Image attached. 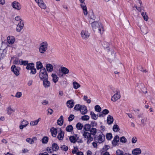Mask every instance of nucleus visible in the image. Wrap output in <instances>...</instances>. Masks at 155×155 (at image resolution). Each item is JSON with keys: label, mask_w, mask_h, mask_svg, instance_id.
<instances>
[{"label": "nucleus", "mask_w": 155, "mask_h": 155, "mask_svg": "<svg viewBox=\"0 0 155 155\" xmlns=\"http://www.w3.org/2000/svg\"><path fill=\"white\" fill-rule=\"evenodd\" d=\"M48 138L47 137H44L42 139V142L43 143H47L48 141Z\"/></svg>", "instance_id": "49530a36"}, {"label": "nucleus", "mask_w": 155, "mask_h": 155, "mask_svg": "<svg viewBox=\"0 0 155 155\" xmlns=\"http://www.w3.org/2000/svg\"><path fill=\"white\" fill-rule=\"evenodd\" d=\"M39 77L41 80L45 79H48V76L47 72L45 68L41 69L39 74Z\"/></svg>", "instance_id": "f03ea898"}, {"label": "nucleus", "mask_w": 155, "mask_h": 155, "mask_svg": "<svg viewBox=\"0 0 155 155\" xmlns=\"http://www.w3.org/2000/svg\"><path fill=\"white\" fill-rule=\"evenodd\" d=\"M67 107L69 108H72L74 105V101L72 100H70L68 101L67 102Z\"/></svg>", "instance_id": "a211bd4d"}, {"label": "nucleus", "mask_w": 155, "mask_h": 155, "mask_svg": "<svg viewBox=\"0 0 155 155\" xmlns=\"http://www.w3.org/2000/svg\"><path fill=\"white\" fill-rule=\"evenodd\" d=\"M18 67H16L15 65H12L11 68V69L12 71H13L14 74L16 76H18L19 74V72L18 70Z\"/></svg>", "instance_id": "f8f14e48"}, {"label": "nucleus", "mask_w": 155, "mask_h": 155, "mask_svg": "<svg viewBox=\"0 0 155 155\" xmlns=\"http://www.w3.org/2000/svg\"><path fill=\"white\" fill-rule=\"evenodd\" d=\"M114 92L115 93V94L112 96L111 100L114 102H115L120 98V91L118 90L114 91Z\"/></svg>", "instance_id": "0eeeda50"}, {"label": "nucleus", "mask_w": 155, "mask_h": 155, "mask_svg": "<svg viewBox=\"0 0 155 155\" xmlns=\"http://www.w3.org/2000/svg\"><path fill=\"white\" fill-rule=\"evenodd\" d=\"M76 127L77 129L81 130L83 127V124L80 123H78L76 125Z\"/></svg>", "instance_id": "4c0bfd02"}, {"label": "nucleus", "mask_w": 155, "mask_h": 155, "mask_svg": "<svg viewBox=\"0 0 155 155\" xmlns=\"http://www.w3.org/2000/svg\"><path fill=\"white\" fill-rule=\"evenodd\" d=\"M15 111V110L12 109L10 107H8L7 108V113L8 115H11L13 112Z\"/></svg>", "instance_id": "f704fd0d"}, {"label": "nucleus", "mask_w": 155, "mask_h": 155, "mask_svg": "<svg viewBox=\"0 0 155 155\" xmlns=\"http://www.w3.org/2000/svg\"><path fill=\"white\" fill-rule=\"evenodd\" d=\"M60 132L58 134L57 138L60 140H62L64 137V133L62 131L61 129H60Z\"/></svg>", "instance_id": "dca6fc26"}, {"label": "nucleus", "mask_w": 155, "mask_h": 155, "mask_svg": "<svg viewBox=\"0 0 155 155\" xmlns=\"http://www.w3.org/2000/svg\"><path fill=\"white\" fill-rule=\"evenodd\" d=\"M138 69L140 71H143L144 72H147L146 70H143V68L141 66H139L138 67Z\"/></svg>", "instance_id": "13d9d810"}, {"label": "nucleus", "mask_w": 155, "mask_h": 155, "mask_svg": "<svg viewBox=\"0 0 155 155\" xmlns=\"http://www.w3.org/2000/svg\"><path fill=\"white\" fill-rule=\"evenodd\" d=\"M140 29L141 31L144 34H147L148 32V28L146 26H144Z\"/></svg>", "instance_id": "c85d7f7f"}, {"label": "nucleus", "mask_w": 155, "mask_h": 155, "mask_svg": "<svg viewBox=\"0 0 155 155\" xmlns=\"http://www.w3.org/2000/svg\"><path fill=\"white\" fill-rule=\"evenodd\" d=\"M116 155H125L124 154V152L119 149L117 150L116 151Z\"/></svg>", "instance_id": "09e8293b"}, {"label": "nucleus", "mask_w": 155, "mask_h": 155, "mask_svg": "<svg viewBox=\"0 0 155 155\" xmlns=\"http://www.w3.org/2000/svg\"><path fill=\"white\" fill-rule=\"evenodd\" d=\"M95 141L99 143L104 142L105 140V135L102 133L98 136H96L94 138Z\"/></svg>", "instance_id": "20e7f679"}, {"label": "nucleus", "mask_w": 155, "mask_h": 155, "mask_svg": "<svg viewBox=\"0 0 155 155\" xmlns=\"http://www.w3.org/2000/svg\"><path fill=\"white\" fill-rule=\"evenodd\" d=\"M81 36L84 39H86L89 36V34L87 31L83 30L81 32Z\"/></svg>", "instance_id": "ddd939ff"}, {"label": "nucleus", "mask_w": 155, "mask_h": 155, "mask_svg": "<svg viewBox=\"0 0 155 155\" xmlns=\"http://www.w3.org/2000/svg\"><path fill=\"white\" fill-rule=\"evenodd\" d=\"M81 3V6L83 10L84 14V15H87V11L86 5L84 2Z\"/></svg>", "instance_id": "4468645a"}, {"label": "nucleus", "mask_w": 155, "mask_h": 155, "mask_svg": "<svg viewBox=\"0 0 155 155\" xmlns=\"http://www.w3.org/2000/svg\"><path fill=\"white\" fill-rule=\"evenodd\" d=\"M51 148L54 151H56L58 149L59 147L57 143H54L52 144Z\"/></svg>", "instance_id": "cd10ccee"}, {"label": "nucleus", "mask_w": 155, "mask_h": 155, "mask_svg": "<svg viewBox=\"0 0 155 155\" xmlns=\"http://www.w3.org/2000/svg\"><path fill=\"white\" fill-rule=\"evenodd\" d=\"M42 104L43 105L48 104V101L46 100H44L42 102Z\"/></svg>", "instance_id": "338daca9"}, {"label": "nucleus", "mask_w": 155, "mask_h": 155, "mask_svg": "<svg viewBox=\"0 0 155 155\" xmlns=\"http://www.w3.org/2000/svg\"><path fill=\"white\" fill-rule=\"evenodd\" d=\"M15 19L17 21H20L21 20H22L21 19V17L19 16H17L15 18Z\"/></svg>", "instance_id": "69168bd1"}, {"label": "nucleus", "mask_w": 155, "mask_h": 155, "mask_svg": "<svg viewBox=\"0 0 155 155\" xmlns=\"http://www.w3.org/2000/svg\"><path fill=\"white\" fill-rule=\"evenodd\" d=\"M8 42L10 44H13L15 41V38L12 36H8L7 38Z\"/></svg>", "instance_id": "f3484780"}, {"label": "nucleus", "mask_w": 155, "mask_h": 155, "mask_svg": "<svg viewBox=\"0 0 155 155\" xmlns=\"http://www.w3.org/2000/svg\"><path fill=\"white\" fill-rule=\"evenodd\" d=\"M69 140L71 142L75 143L76 141V138L74 136H71L70 137Z\"/></svg>", "instance_id": "a18cd8bd"}, {"label": "nucleus", "mask_w": 155, "mask_h": 155, "mask_svg": "<svg viewBox=\"0 0 155 155\" xmlns=\"http://www.w3.org/2000/svg\"><path fill=\"white\" fill-rule=\"evenodd\" d=\"M119 137L118 135H117L115 136L112 141V143L113 146L115 147L119 145Z\"/></svg>", "instance_id": "1a4fd4ad"}, {"label": "nucleus", "mask_w": 155, "mask_h": 155, "mask_svg": "<svg viewBox=\"0 0 155 155\" xmlns=\"http://www.w3.org/2000/svg\"><path fill=\"white\" fill-rule=\"evenodd\" d=\"M11 5L12 7L17 10H20L21 8V5L20 3L16 1H14L13 2Z\"/></svg>", "instance_id": "6e6552de"}, {"label": "nucleus", "mask_w": 155, "mask_h": 155, "mask_svg": "<svg viewBox=\"0 0 155 155\" xmlns=\"http://www.w3.org/2000/svg\"><path fill=\"white\" fill-rule=\"evenodd\" d=\"M87 112V109L86 107L84 105L82 106L81 109L80 110V112L82 114H85Z\"/></svg>", "instance_id": "aec40b11"}, {"label": "nucleus", "mask_w": 155, "mask_h": 155, "mask_svg": "<svg viewBox=\"0 0 155 155\" xmlns=\"http://www.w3.org/2000/svg\"><path fill=\"white\" fill-rule=\"evenodd\" d=\"M106 137V139L108 140H110L113 137L112 134L111 133H107Z\"/></svg>", "instance_id": "ea45409f"}, {"label": "nucleus", "mask_w": 155, "mask_h": 155, "mask_svg": "<svg viewBox=\"0 0 155 155\" xmlns=\"http://www.w3.org/2000/svg\"><path fill=\"white\" fill-rule=\"evenodd\" d=\"M120 141L123 143H125L127 142V140L126 138L124 136H123L119 138Z\"/></svg>", "instance_id": "79ce46f5"}, {"label": "nucleus", "mask_w": 155, "mask_h": 155, "mask_svg": "<svg viewBox=\"0 0 155 155\" xmlns=\"http://www.w3.org/2000/svg\"><path fill=\"white\" fill-rule=\"evenodd\" d=\"M51 76L52 78L53 81L56 83L58 81V78L55 74H51Z\"/></svg>", "instance_id": "b1692460"}, {"label": "nucleus", "mask_w": 155, "mask_h": 155, "mask_svg": "<svg viewBox=\"0 0 155 155\" xmlns=\"http://www.w3.org/2000/svg\"><path fill=\"white\" fill-rule=\"evenodd\" d=\"M37 65V69L38 70L42 69V68H43L42 67V63L40 61H38L37 62L36 64Z\"/></svg>", "instance_id": "473e14b6"}, {"label": "nucleus", "mask_w": 155, "mask_h": 155, "mask_svg": "<svg viewBox=\"0 0 155 155\" xmlns=\"http://www.w3.org/2000/svg\"><path fill=\"white\" fill-rule=\"evenodd\" d=\"M22 94L21 92H18L16 93L15 97H16L20 98L22 96Z\"/></svg>", "instance_id": "603ef678"}, {"label": "nucleus", "mask_w": 155, "mask_h": 155, "mask_svg": "<svg viewBox=\"0 0 155 155\" xmlns=\"http://www.w3.org/2000/svg\"><path fill=\"white\" fill-rule=\"evenodd\" d=\"M20 59L18 60V59H16L14 61L13 63L15 64L19 65L20 64Z\"/></svg>", "instance_id": "864d4df0"}, {"label": "nucleus", "mask_w": 155, "mask_h": 155, "mask_svg": "<svg viewBox=\"0 0 155 155\" xmlns=\"http://www.w3.org/2000/svg\"><path fill=\"white\" fill-rule=\"evenodd\" d=\"M43 85L45 88H48L50 85V82L48 81V79H45L43 80Z\"/></svg>", "instance_id": "2eb2a0df"}, {"label": "nucleus", "mask_w": 155, "mask_h": 155, "mask_svg": "<svg viewBox=\"0 0 155 155\" xmlns=\"http://www.w3.org/2000/svg\"><path fill=\"white\" fill-rule=\"evenodd\" d=\"M60 71L61 73H58V75L60 77H62L64 74L66 75L68 74L69 72V70L64 67H61L60 69Z\"/></svg>", "instance_id": "423d86ee"}, {"label": "nucleus", "mask_w": 155, "mask_h": 155, "mask_svg": "<svg viewBox=\"0 0 155 155\" xmlns=\"http://www.w3.org/2000/svg\"><path fill=\"white\" fill-rule=\"evenodd\" d=\"M92 29L94 31L98 30V32L101 34V30L104 31L103 26L101 23L94 22L91 23Z\"/></svg>", "instance_id": "f257e3e1"}, {"label": "nucleus", "mask_w": 155, "mask_h": 155, "mask_svg": "<svg viewBox=\"0 0 155 155\" xmlns=\"http://www.w3.org/2000/svg\"><path fill=\"white\" fill-rule=\"evenodd\" d=\"M64 122L63 117L61 115L57 120V123L58 125L61 126L63 124Z\"/></svg>", "instance_id": "5701e85b"}, {"label": "nucleus", "mask_w": 155, "mask_h": 155, "mask_svg": "<svg viewBox=\"0 0 155 155\" xmlns=\"http://www.w3.org/2000/svg\"><path fill=\"white\" fill-rule=\"evenodd\" d=\"M109 112V111L108 110L105 109L102 111V113L103 114L106 115L108 114Z\"/></svg>", "instance_id": "bf43d9fd"}, {"label": "nucleus", "mask_w": 155, "mask_h": 155, "mask_svg": "<svg viewBox=\"0 0 155 155\" xmlns=\"http://www.w3.org/2000/svg\"><path fill=\"white\" fill-rule=\"evenodd\" d=\"M147 120V117H144L141 120V123L143 126H144L146 124Z\"/></svg>", "instance_id": "a19ab883"}, {"label": "nucleus", "mask_w": 155, "mask_h": 155, "mask_svg": "<svg viewBox=\"0 0 155 155\" xmlns=\"http://www.w3.org/2000/svg\"><path fill=\"white\" fill-rule=\"evenodd\" d=\"M91 125L89 124H87L84 126V129L86 131H89L91 129Z\"/></svg>", "instance_id": "72a5a7b5"}, {"label": "nucleus", "mask_w": 155, "mask_h": 155, "mask_svg": "<svg viewBox=\"0 0 155 155\" xmlns=\"http://www.w3.org/2000/svg\"><path fill=\"white\" fill-rule=\"evenodd\" d=\"M51 135L53 137H55L57 134V129L54 127H52L50 130Z\"/></svg>", "instance_id": "4be33fe9"}, {"label": "nucleus", "mask_w": 155, "mask_h": 155, "mask_svg": "<svg viewBox=\"0 0 155 155\" xmlns=\"http://www.w3.org/2000/svg\"><path fill=\"white\" fill-rule=\"evenodd\" d=\"M95 110L98 112H100L101 111V107L98 105H96L94 107Z\"/></svg>", "instance_id": "de8ad7c7"}, {"label": "nucleus", "mask_w": 155, "mask_h": 155, "mask_svg": "<svg viewBox=\"0 0 155 155\" xmlns=\"http://www.w3.org/2000/svg\"><path fill=\"white\" fill-rule=\"evenodd\" d=\"M35 1L41 8L43 9H45L46 8V6L42 0H35Z\"/></svg>", "instance_id": "9b49d317"}, {"label": "nucleus", "mask_w": 155, "mask_h": 155, "mask_svg": "<svg viewBox=\"0 0 155 155\" xmlns=\"http://www.w3.org/2000/svg\"><path fill=\"white\" fill-rule=\"evenodd\" d=\"M28 124V122L26 120H24L21 123V124H24L27 126Z\"/></svg>", "instance_id": "e2e57ef3"}, {"label": "nucleus", "mask_w": 155, "mask_h": 155, "mask_svg": "<svg viewBox=\"0 0 155 155\" xmlns=\"http://www.w3.org/2000/svg\"><path fill=\"white\" fill-rule=\"evenodd\" d=\"M73 127L71 125H69L67 127L66 130L67 131L71 132L73 130Z\"/></svg>", "instance_id": "e433bc0d"}, {"label": "nucleus", "mask_w": 155, "mask_h": 155, "mask_svg": "<svg viewBox=\"0 0 155 155\" xmlns=\"http://www.w3.org/2000/svg\"><path fill=\"white\" fill-rule=\"evenodd\" d=\"M26 141L27 142L31 144H32L34 143L33 140L31 138H28L26 139Z\"/></svg>", "instance_id": "5fc2aeb1"}, {"label": "nucleus", "mask_w": 155, "mask_h": 155, "mask_svg": "<svg viewBox=\"0 0 155 155\" xmlns=\"http://www.w3.org/2000/svg\"><path fill=\"white\" fill-rule=\"evenodd\" d=\"M48 44L47 42L44 41L40 44L39 47V52L42 54L44 53L48 48Z\"/></svg>", "instance_id": "7ed1b4c3"}, {"label": "nucleus", "mask_w": 155, "mask_h": 155, "mask_svg": "<svg viewBox=\"0 0 155 155\" xmlns=\"http://www.w3.org/2000/svg\"><path fill=\"white\" fill-rule=\"evenodd\" d=\"M82 106L80 104H78L75 105L74 109L75 110L77 111L80 110L81 109Z\"/></svg>", "instance_id": "37998d69"}, {"label": "nucleus", "mask_w": 155, "mask_h": 155, "mask_svg": "<svg viewBox=\"0 0 155 155\" xmlns=\"http://www.w3.org/2000/svg\"><path fill=\"white\" fill-rule=\"evenodd\" d=\"M141 15L145 21H147L148 20V17L147 15L146 12H142L141 13Z\"/></svg>", "instance_id": "58836bf2"}, {"label": "nucleus", "mask_w": 155, "mask_h": 155, "mask_svg": "<svg viewBox=\"0 0 155 155\" xmlns=\"http://www.w3.org/2000/svg\"><path fill=\"white\" fill-rule=\"evenodd\" d=\"M137 140V138L136 137H133L132 139V142L133 143H136Z\"/></svg>", "instance_id": "052dcab7"}, {"label": "nucleus", "mask_w": 155, "mask_h": 155, "mask_svg": "<svg viewBox=\"0 0 155 155\" xmlns=\"http://www.w3.org/2000/svg\"><path fill=\"white\" fill-rule=\"evenodd\" d=\"M74 116L73 114H71L68 118V120L69 121H72L74 118Z\"/></svg>", "instance_id": "3c124183"}, {"label": "nucleus", "mask_w": 155, "mask_h": 155, "mask_svg": "<svg viewBox=\"0 0 155 155\" xmlns=\"http://www.w3.org/2000/svg\"><path fill=\"white\" fill-rule=\"evenodd\" d=\"M40 119V118H39L37 120L31 121L30 123V125L31 126H35L37 125Z\"/></svg>", "instance_id": "7c9ffc66"}, {"label": "nucleus", "mask_w": 155, "mask_h": 155, "mask_svg": "<svg viewBox=\"0 0 155 155\" xmlns=\"http://www.w3.org/2000/svg\"><path fill=\"white\" fill-rule=\"evenodd\" d=\"M31 70V73L33 74H35L36 72V69L34 67L30 69Z\"/></svg>", "instance_id": "680f3d73"}, {"label": "nucleus", "mask_w": 155, "mask_h": 155, "mask_svg": "<svg viewBox=\"0 0 155 155\" xmlns=\"http://www.w3.org/2000/svg\"><path fill=\"white\" fill-rule=\"evenodd\" d=\"M61 148L62 150H63L65 151H67L68 149V147L65 145H63L62 147H61Z\"/></svg>", "instance_id": "4d7b16f0"}, {"label": "nucleus", "mask_w": 155, "mask_h": 155, "mask_svg": "<svg viewBox=\"0 0 155 155\" xmlns=\"http://www.w3.org/2000/svg\"><path fill=\"white\" fill-rule=\"evenodd\" d=\"M89 131L90 132L89 133L91 134V135L94 136L96 135L97 131V129L94 128L91 129Z\"/></svg>", "instance_id": "bb28decb"}, {"label": "nucleus", "mask_w": 155, "mask_h": 155, "mask_svg": "<svg viewBox=\"0 0 155 155\" xmlns=\"http://www.w3.org/2000/svg\"><path fill=\"white\" fill-rule=\"evenodd\" d=\"M19 62H20V65H23L25 66L27 65V64L28 63V61H23L22 59H20V61H19Z\"/></svg>", "instance_id": "c03bdc74"}, {"label": "nucleus", "mask_w": 155, "mask_h": 155, "mask_svg": "<svg viewBox=\"0 0 155 155\" xmlns=\"http://www.w3.org/2000/svg\"><path fill=\"white\" fill-rule=\"evenodd\" d=\"M24 26V21L21 20L17 26L16 30L18 32H20L23 29Z\"/></svg>", "instance_id": "9d476101"}, {"label": "nucleus", "mask_w": 155, "mask_h": 155, "mask_svg": "<svg viewBox=\"0 0 155 155\" xmlns=\"http://www.w3.org/2000/svg\"><path fill=\"white\" fill-rule=\"evenodd\" d=\"M46 68L47 70L48 71H52L53 70V67L52 65L50 64H48L46 65Z\"/></svg>", "instance_id": "393cba45"}, {"label": "nucleus", "mask_w": 155, "mask_h": 155, "mask_svg": "<svg viewBox=\"0 0 155 155\" xmlns=\"http://www.w3.org/2000/svg\"><path fill=\"white\" fill-rule=\"evenodd\" d=\"M39 155H49L46 152H45L44 153H40L39 154Z\"/></svg>", "instance_id": "774afa93"}, {"label": "nucleus", "mask_w": 155, "mask_h": 155, "mask_svg": "<svg viewBox=\"0 0 155 155\" xmlns=\"http://www.w3.org/2000/svg\"><path fill=\"white\" fill-rule=\"evenodd\" d=\"M47 111L48 113L50 114L51 115V114L53 113V110L49 108L48 109Z\"/></svg>", "instance_id": "0e129e2a"}, {"label": "nucleus", "mask_w": 155, "mask_h": 155, "mask_svg": "<svg viewBox=\"0 0 155 155\" xmlns=\"http://www.w3.org/2000/svg\"><path fill=\"white\" fill-rule=\"evenodd\" d=\"M89 116L85 115L81 117V119L83 120H87L89 119Z\"/></svg>", "instance_id": "8fccbe9b"}, {"label": "nucleus", "mask_w": 155, "mask_h": 155, "mask_svg": "<svg viewBox=\"0 0 155 155\" xmlns=\"http://www.w3.org/2000/svg\"><path fill=\"white\" fill-rule=\"evenodd\" d=\"M46 150L49 153H52L53 152V151H54V150H53L52 149H51V147H47Z\"/></svg>", "instance_id": "6e6d98bb"}, {"label": "nucleus", "mask_w": 155, "mask_h": 155, "mask_svg": "<svg viewBox=\"0 0 155 155\" xmlns=\"http://www.w3.org/2000/svg\"><path fill=\"white\" fill-rule=\"evenodd\" d=\"M83 136L84 138L87 139V143L88 144L93 140V138L92 137L91 134L88 132L84 131L83 134Z\"/></svg>", "instance_id": "39448f33"}, {"label": "nucleus", "mask_w": 155, "mask_h": 155, "mask_svg": "<svg viewBox=\"0 0 155 155\" xmlns=\"http://www.w3.org/2000/svg\"><path fill=\"white\" fill-rule=\"evenodd\" d=\"M73 84V87L75 89H77L81 86L76 81L74 82Z\"/></svg>", "instance_id": "2f4dec72"}, {"label": "nucleus", "mask_w": 155, "mask_h": 155, "mask_svg": "<svg viewBox=\"0 0 155 155\" xmlns=\"http://www.w3.org/2000/svg\"><path fill=\"white\" fill-rule=\"evenodd\" d=\"M34 67V64L33 63H28L27 65L26 68L27 70H30Z\"/></svg>", "instance_id": "c756f323"}, {"label": "nucleus", "mask_w": 155, "mask_h": 155, "mask_svg": "<svg viewBox=\"0 0 155 155\" xmlns=\"http://www.w3.org/2000/svg\"><path fill=\"white\" fill-rule=\"evenodd\" d=\"M119 126L117 124H115L114 125L113 128V130L114 132H117L120 130Z\"/></svg>", "instance_id": "c9c22d12"}, {"label": "nucleus", "mask_w": 155, "mask_h": 155, "mask_svg": "<svg viewBox=\"0 0 155 155\" xmlns=\"http://www.w3.org/2000/svg\"><path fill=\"white\" fill-rule=\"evenodd\" d=\"M107 121L108 124L110 125L112 124L114 121L113 117L110 115H108L107 117Z\"/></svg>", "instance_id": "412c9836"}, {"label": "nucleus", "mask_w": 155, "mask_h": 155, "mask_svg": "<svg viewBox=\"0 0 155 155\" xmlns=\"http://www.w3.org/2000/svg\"><path fill=\"white\" fill-rule=\"evenodd\" d=\"M90 115L91 117L94 120H96L98 116L97 115H96L93 111H91L90 112Z\"/></svg>", "instance_id": "a878e982"}, {"label": "nucleus", "mask_w": 155, "mask_h": 155, "mask_svg": "<svg viewBox=\"0 0 155 155\" xmlns=\"http://www.w3.org/2000/svg\"><path fill=\"white\" fill-rule=\"evenodd\" d=\"M141 151L140 148H136L132 151V153L134 155L139 154L141 153Z\"/></svg>", "instance_id": "6ab92c4d"}]
</instances>
